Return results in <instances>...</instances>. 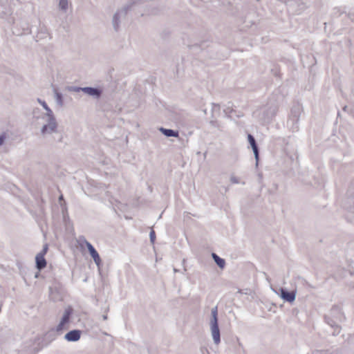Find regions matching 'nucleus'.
Wrapping results in <instances>:
<instances>
[{
	"mask_svg": "<svg viewBox=\"0 0 354 354\" xmlns=\"http://www.w3.org/2000/svg\"><path fill=\"white\" fill-rule=\"evenodd\" d=\"M37 101L43 106L46 111L44 117H46V123L44 124L41 128V134L45 136L47 134H51L57 132V123L56 121L55 116L52 109L48 106L44 100L40 98H37Z\"/></svg>",
	"mask_w": 354,
	"mask_h": 354,
	"instance_id": "1",
	"label": "nucleus"
},
{
	"mask_svg": "<svg viewBox=\"0 0 354 354\" xmlns=\"http://www.w3.org/2000/svg\"><path fill=\"white\" fill-rule=\"evenodd\" d=\"M140 3L141 2L140 0L130 1L125 6L118 10L114 14L112 19V24L115 31H118L120 28V19L125 17L129 10H136V7L138 6Z\"/></svg>",
	"mask_w": 354,
	"mask_h": 354,
	"instance_id": "2",
	"label": "nucleus"
},
{
	"mask_svg": "<svg viewBox=\"0 0 354 354\" xmlns=\"http://www.w3.org/2000/svg\"><path fill=\"white\" fill-rule=\"evenodd\" d=\"M210 329L214 343L218 344L221 342L220 330L218 323V308L215 306L211 310Z\"/></svg>",
	"mask_w": 354,
	"mask_h": 354,
	"instance_id": "3",
	"label": "nucleus"
},
{
	"mask_svg": "<svg viewBox=\"0 0 354 354\" xmlns=\"http://www.w3.org/2000/svg\"><path fill=\"white\" fill-rule=\"evenodd\" d=\"M301 113L299 106H295L291 109L290 115L287 122L288 126L292 131H297L299 129V120Z\"/></svg>",
	"mask_w": 354,
	"mask_h": 354,
	"instance_id": "4",
	"label": "nucleus"
},
{
	"mask_svg": "<svg viewBox=\"0 0 354 354\" xmlns=\"http://www.w3.org/2000/svg\"><path fill=\"white\" fill-rule=\"evenodd\" d=\"M73 313V309L71 306H68L65 308L62 317L59 323V324L56 326V331L61 332L64 330V326L69 323L71 317Z\"/></svg>",
	"mask_w": 354,
	"mask_h": 354,
	"instance_id": "5",
	"label": "nucleus"
},
{
	"mask_svg": "<svg viewBox=\"0 0 354 354\" xmlns=\"http://www.w3.org/2000/svg\"><path fill=\"white\" fill-rule=\"evenodd\" d=\"M82 242L86 245L88 252H89V254L91 256V257L93 258L96 266L98 268H100L102 261H101L100 257L98 252H97V250H95V248L84 237H82Z\"/></svg>",
	"mask_w": 354,
	"mask_h": 354,
	"instance_id": "6",
	"label": "nucleus"
},
{
	"mask_svg": "<svg viewBox=\"0 0 354 354\" xmlns=\"http://www.w3.org/2000/svg\"><path fill=\"white\" fill-rule=\"evenodd\" d=\"M279 292L277 294L280 295L281 298L285 301L293 302L296 298V293L294 291H288L286 289L280 288L279 289Z\"/></svg>",
	"mask_w": 354,
	"mask_h": 354,
	"instance_id": "7",
	"label": "nucleus"
},
{
	"mask_svg": "<svg viewBox=\"0 0 354 354\" xmlns=\"http://www.w3.org/2000/svg\"><path fill=\"white\" fill-rule=\"evenodd\" d=\"M82 92L96 99H99L102 94V89L90 86L83 87Z\"/></svg>",
	"mask_w": 354,
	"mask_h": 354,
	"instance_id": "8",
	"label": "nucleus"
},
{
	"mask_svg": "<svg viewBox=\"0 0 354 354\" xmlns=\"http://www.w3.org/2000/svg\"><path fill=\"white\" fill-rule=\"evenodd\" d=\"M248 140L252 147V149L253 151L254 158L256 160V164H258L259 158V148L257 146V144L256 142L255 138L254 136L251 134L248 135Z\"/></svg>",
	"mask_w": 354,
	"mask_h": 354,
	"instance_id": "9",
	"label": "nucleus"
},
{
	"mask_svg": "<svg viewBox=\"0 0 354 354\" xmlns=\"http://www.w3.org/2000/svg\"><path fill=\"white\" fill-rule=\"evenodd\" d=\"M81 334H82L81 330L75 329V330H70L69 332H68L65 335L64 338L68 342H77L80 339Z\"/></svg>",
	"mask_w": 354,
	"mask_h": 354,
	"instance_id": "10",
	"label": "nucleus"
},
{
	"mask_svg": "<svg viewBox=\"0 0 354 354\" xmlns=\"http://www.w3.org/2000/svg\"><path fill=\"white\" fill-rule=\"evenodd\" d=\"M277 109L275 106L269 107L265 112L263 115V120L265 121H269L272 119L277 113Z\"/></svg>",
	"mask_w": 354,
	"mask_h": 354,
	"instance_id": "11",
	"label": "nucleus"
},
{
	"mask_svg": "<svg viewBox=\"0 0 354 354\" xmlns=\"http://www.w3.org/2000/svg\"><path fill=\"white\" fill-rule=\"evenodd\" d=\"M36 268L41 270L46 266V261L41 254H37L35 257Z\"/></svg>",
	"mask_w": 354,
	"mask_h": 354,
	"instance_id": "12",
	"label": "nucleus"
},
{
	"mask_svg": "<svg viewBox=\"0 0 354 354\" xmlns=\"http://www.w3.org/2000/svg\"><path fill=\"white\" fill-rule=\"evenodd\" d=\"M32 346V342L28 343L27 345L24 346V347L19 351V354H36L37 351Z\"/></svg>",
	"mask_w": 354,
	"mask_h": 354,
	"instance_id": "13",
	"label": "nucleus"
},
{
	"mask_svg": "<svg viewBox=\"0 0 354 354\" xmlns=\"http://www.w3.org/2000/svg\"><path fill=\"white\" fill-rule=\"evenodd\" d=\"M160 131L166 137H175L177 138L179 136V133L178 131H175L170 129H165L163 127H160L159 129Z\"/></svg>",
	"mask_w": 354,
	"mask_h": 354,
	"instance_id": "14",
	"label": "nucleus"
},
{
	"mask_svg": "<svg viewBox=\"0 0 354 354\" xmlns=\"http://www.w3.org/2000/svg\"><path fill=\"white\" fill-rule=\"evenodd\" d=\"M325 319L327 322V324L333 328H334V331L333 332V335H338L339 333H340V327L337 325L334 321H333L332 319H330L329 318H328L327 317H325Z\"/></svg>",
	"mask_w": 354,
	"mask_h": 354,
	"instance_id": "15",
	"label": "nucleus"
},
{
	"mask_svg": "<svg viewBox=\"0 0 354 354\" xmlns=\"http://www.w3.org/2000/svg\"><path fill=\"white\" fill-rule=\"evenodd\" d=\"M212 257L214 259L216 265L221 269L225 268V259L218 257L216 253H212Z\"/></svg>",
	"mask_w": 354,
	"mask_h": 354,
	"instance_id": "16",
	"label": "nucleus"
},
{
	"mask_svg": "<svg viewBox=\"0 0 354 354\" xmlns=\"http://www.w3.org/2000/svg\"><path fill=\"white\" fill-rule=\"evenodd\" d=\"M44 114L39 108H35L32 110V115L35 120H42L46 122V117H44Z\"/></svg>",
	"mask_w": 354,
	"mask_h": 354,
	"instance_id": "17",
	"label": "nucleus"
},
{
	"mask_svg": "<svg viewBox=\"0 0 354 354\" xmlns=\"http://www.w3.org/2000/svg\"><path fill=\"white\" fill-rule=\"evenodd\" d=\"M55 98L56 103L59 106H62L64 105L63 95L61 93L55 90Z\"/></svg>",
	"mask_w": 354,
	"mask_h": 354,
	"instance_id": "18",
	"label": "nucleus"
},
{
	"mask_svg": "<svg viewBox=\"0 0 354 354\" xmlns=\"http://www.w3.org/2000/svg\"><path fill=\"white\" fill-rule=\"evenodd\" d=\"M59 6L61 10L66 11L68 8V0H59Z\"/></svg>",
	"mask_w": 354,
	"mask_h": 354,
	"instance_id": "19",
	"label": "nucleus"
},
{
	"mask_svg": "<svg viewBox=\"0 0 354 354\" xmlns=\"http://www.w3.org/2000/svg\"><path fill=\"white\" fill-rule=\"evenodd\" d=\"M68 89L69 91L77 93L80 91H82L83 87L73 86H69Z\"/></svg>",
	"mask_w": 354,
	"mask_h": 354,
	"instance_id": "20",
	"label": "nucleus"
},
{
	"mask_svg": "<svg viewBox=\"0 0 354 354\" xmlns=\"http://www.w3.org/2000/svg\"><path fill=\"white\" fill-rule=\"evenodd\" d=\"M48 244H45L43 246L42 250L40 252H39L37 254H41L42 257H44L45 254H46V252H48Z\"/></svg>",
	"mask_w": 354,
	"mask_h": 354,
	"instance_id": "21",
	"label": "nucleus"
},
{
	"mask_svg": "<svg viewBox=\"0 0 354 354\" xmlns=\"http://www.w3.org/2000/svg\"><path fill=\"white\" fill-rule=\"evenodd\" d=\"M149 238H150V241L151 243H154L155 242V240H156V233L154 232V230H151L149 233Z\"/></svg>",
	"mask_w": 354,
	"mask_h": 354,
	"instance_id": "22",
	"label": "nucleus"
},
{
	"mask_svg": "<svg viewBox=\"0 0 354 354\" xmlns=\"http://www.w3.org/2000/svg\"><path fill=\"white\" fill-rule=\"evenodd\" d=\"M230 181L233 184H239L240 183L239 178L234 176L230 177Z\"/></svg>",
	"mask_w": 354,
	"mask_h": 354,
	"instance_id": "23",
	"label": "nucleus"
},
{
	"mask_svg": "<svg viewBox=\"0 0 354 354\" xmlns=\"http://www.w3.org/2000/svg\"><path fill=\"white\" fill-rule=\"evenodd\" d=\"M6 138V133H3L0 135V146L3 145Z\"/></svg>",
	"mask_w": 354,
	"mask_h": 354,
	"instance_id": "24",
	"label": "nucleus"
},
{
	"mask_svg": "<svg viewBox=\"0 0 354 354\" xmlns=\"http://www.w3.org/2000/svg\"><path fill=\"white\" fill-rule=\"evenodd\" d=\"M220 109V105L218 104L212 103V111H216Z\"/></svg>",
	"mask_w": 354,
	"mask_h": 354,
	"instance_id": "25",
	"label": "nucleus"
},
{
	"mask_svg": "<svg viewBox=\"0 0 354 354\" xmlns=\"http://www.w3.org/2000/svg\"><path fill=\"white\" fill-rule=\"evenodd\" d=\"M103 320H106L108 319V316L106 314L102 315Z\"/></svg>",
	"mask_w": 354,
	"mask_h": 354,
	"instance_id": "26",
	"label": "nucleus"
},
{
	"mask_svg": "<svg viewBox=\"0 0 354 354\" xmlns=\"http://www.w3.org/2000/svg\"><path fill=\"white\" fill-rule=\"evenodd\" d=\"M210 124H211L212 126L216 127V121H213V120H212V121H211V122H210Z\"/></svg>",
	"mask_w": 354,
	"mask_h": 354,
	"instance_id": "27",
	"label": "nucleus"
},
{
	"mask_svg": "<svg viewBox=\"0 0 354 354\" xmlns=\"http://www.w3.org/2000/svg\"><path fill=\"white\" fill-rule=\"evenodd\" d=\"M63 200H64V197H63V196H62V195H61V196L59 197V201H63Z\"/></svg>",
	"mask_w": 354,
	"mask_h": 354,
	"instance_id": "28",
	"label": "nucleus"
},
{
	"mask_svg": "<svg viewBox=\"0 0 354 354\" xmlns=\"http://www.w3.org/2000/svg\"><path fill=\"white\" fill-rule=\"evenodd\" d=\"M346 109H347V106H345L343 108V110H344V111H346Z\"/></svg>",
	"mask_w": 354,
	"mask_h": 354,
	"instance_id": "29",
	"label": "nucleus"
},
{
	"mask_svg": "<svg viewBox=\"0 0 354 354\" xmlns=\"http://www.w3.org/2000/svg\"><path fill=\"white\" fill-rule=\"evenodd\" d=\"M108 310H109V308H107L106 309L105 312H106V313H107V312H108Z\"/></svg>",
	"mask_w": 354,
	"mask_h": 354,
	"instance_id": "30",
	"label": "nucleus"
}]
</instances>
